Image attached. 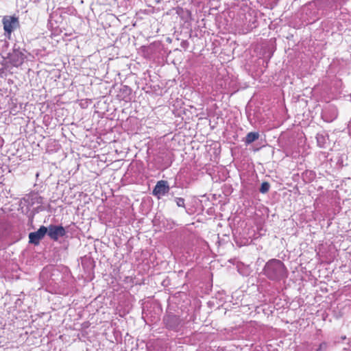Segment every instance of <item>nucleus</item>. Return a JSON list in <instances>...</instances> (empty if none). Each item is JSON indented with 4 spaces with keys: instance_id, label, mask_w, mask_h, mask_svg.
<instances>
[{
    "instance_id": "nucleus-7",
    "label": "nucleus",
    "mask_w": 351,
    "mask_h": 351,
    "mask_svg": "<svg viewBox=\"0 0 351 351\" xmlns=\"http://www.w3.org/2000/svg\"><path fill=\"white\" fill-rule=\"evenodd\" d=\"M269 187H270V185L268 182H263L261 184V186L260 188V191L263 193H265L269 191Z\"/></svg>"
},
{
    "instance_id": "nucleus-1",
    "label": "nucleus",
    "mask_w": 351,
    "mask_h": 351,
    "mask_svg": "<svg viewBox=\"0 0 351 351\" xmlns=\"http://www.w3.org/2000/svg\"><path fill=\"white\" fill-rule=\"evenodd\" d=\"M285 267L279 260L274 259L269 261L265 267L266 275L271 279H278L285 276Z\"/></svg>"
},
{
    "instance_id": "nucleus-6",
    "label": "nucleus",
    "mask_w": 351,
    "mask_h": 351,
    "mask_svg": "<svg viewBox=\"0 0 351 351\" xmlns=\"http://www.w3.org/2000/svg\"><path fill=\"white\" fill-rule=\"evenodd\" d=\"M259 137V134L257 132H249L245 137V143L250 144L257 140Z\"/></svg>"
},
{
    "instance_id": "nucleus-2",
    "label": "nucleus",
    "mask_w": 351,
    "mask_h": 351,
    "mask_svg": "<svg viewBox=\"0 0 351 351\" xmlns=\"http://www.w3.org/2000/svg\"><path fill=\"white\" fill-rule=\"evenodd\" d=\"M2 23L3 29L8 36L19 26V19L14 16H5L3 18Z\"/></svg>"
},
{
    "instance_id": "nucleus-3",
    "label": "nucleus",
    "mask_w": 351,
    "mask_h": 351,
    "mask_svg": "<svg viewBox=\"0 0 351 351\" xmlns=\"http://www.w3.org/2000/svg\"><path fill=\"white\" fill-rule=\"evenodd\" d=\"M47 233L51 239L57 241L59 237L65 235L66 231L62 226L50 225L47 228Z\"/></svg>"
},
{
    "instance_id": "nucleus-4",
    "label": "nucleus",
    "mask_w": 351,
    "mask_h": 351,
    "mask_svg": "<svg viewBox=\"0 0 351 351\" xmlns=\"http://www.w3.org/2000/svg\"><path fill=\"white\" fill-rule=\"evenodd\" d=\"M169 191L168 182L165 180L158 181L153 190V195L160 199Z\"/></svg>"
},
{
    "instance_id": "nucleus-9",
    "label": "nucleus",
    "mask_w": 351,
    "mask_h": 351,
    "mask_svg": "<svg viewBox=\"0 0 351 351\" xmlns=\"http://www.w3.org/2000/svg\"><path fill=\"white\" fill-rule=\"evenodd\" d=\"M327 348V345L326 343H322L320 345H319V348L317 350V351H326Z\"/></svg>"
},
{
    "instance_id": "nucleus-5",
    "label": "nucleus",
    "mask_w": 351,
    "mask_h": 351,
    "mask_svg": "<svg viewBox=\"0 0 351 351\" xmlns=\"http://www.w3.org/2000/svg\"><path fill=\"white\" fill-rule=\"evenodd\" d=\"M47 232V228L45 226H40V228L36 232H30L29 234V243L34 245H38L40 241L45 237Z\"/></svg>"
},
{
    "instance_id": "nucleus-8",
    "label": "nucleus",
    "mask_w": 351,
    "mask_h": 351,
    "mask_svg": "<svg viewBox=\"0 0 351 351\" xmlns=\"http://www.w3.org/2000/svg\"><path fill=\"white\" fill-rule=\"evenodd\" d=\"M175 202H176L177 206L179 207H184L185 206L184 199L182 197H176L175 199Z\"/></svg>"
}]
</instances>
